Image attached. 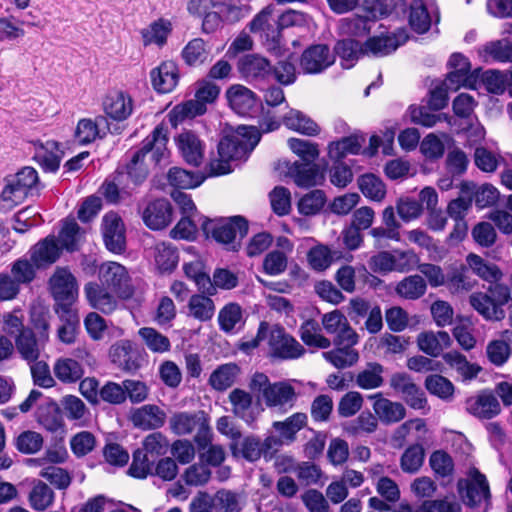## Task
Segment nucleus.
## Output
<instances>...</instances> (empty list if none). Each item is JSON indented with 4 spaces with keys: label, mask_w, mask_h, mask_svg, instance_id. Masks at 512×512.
Wrapping results in <instances>:
<instances>
[{
    "label": "nucleus",
    "mask_w": 512,
    "mask_h": 512,
    "mask_svg": "<svg viewBox=\"0 0 512 512\" xmlns=\"http://www.w3.org/2000/svg\"><path fill=\"white\" fill-rule=\"evenodd\" d=\"M275 7L270 4L257 13L249 22L251 33L259 34L264 47L275 55H280L286 43L282 31L298 25L303 20V14L288 10L278 17L274 16Z\"/></svg>",
    "instance_id": "1"
},
{
    "label": "nucleus",
    "mask_w": 512,
    "mask_h": 512,
    "mask_svg": "<svg viewBox=\"0 0 512 512\" xmlns=\"http://www.w3.org/2000/svg\"><path fill=\"white\" fill-rule=\"evenodd\" d=\"M261 140V133L255 126L240 125L236 130H224L218 143L220 157L216 166L212 162L211 174L224 175L231 172L229 162L246 158Z\"/></svg>",
    "instance_id": "2"
},
{
    "label": "nucleus",
    "mask_w": 512,
    "mask_h": 512,
    "mask_svg": "<svg viewBox=\"0 0 512 512\" xmlns=\"http://www.w3.org/2000/svg\"><path fill=\"white\" fill-rule=\"evenodd\" d=\"M461 454L456 453V460L444 450H436L429 457V465L436 476L441 478L458 477L457 480L484 481L486 476L474 465L471 455L472 446L458 436Z\"/></svg>",
    "instance_id": "3"
},
{
    "label": "nucleus",
    "mask_w": 512,
    "mask_h": 512,
    "mask_svg": "<svg viewBox=\"0 0 512 512\" xmlns=\"http://www.w3.org/2000/svg\"><path fill=\"white\" fill-rule=\"evenodd\" d=\"M199 221H202L201 230L205 237L225 245L228 251L237 252L249 231V222L241 215L214 219L200 216Z\"/></svg>",
    "instance_id": "4"
},
{
    "label": "nucleus",
    "mask_w": 512,
    "mask_h": 512,
    "mask_svg": "<svg viewBox=\"0 0 512 512\" xmlns=\"http://www.w3.org/2000/svg\"><path fill=\"white\" fill-rule=\"evenodd\" d=\"M469 303L487 321H502L506 317L504 307L512 306L510 288L502 283H491L484 292H474Z\"/></svg>",
    "instance_id": "5"
},
{
    "label": "nucleus",
    "mask_w": 512,
    "mask_h": 512,
    "mask_svg": "<svg viewBox=\"0 0 512 512\" xmlns=\"http://www.w3.org/2000/svg\"><path fill=\"white\" fill-rule=\"evenodd\" d=\"M51 295L55 301L54 310L58 316L75 321L73 304L78 295L75 276L67 267H58L49 280Z\"/></svg>",
    "instance_id": "6"
},
{
    "label": "nucleus",
    "mask_w": 512,
    "mask_h": 512,
    "mask_svg": "<svg viewBox=\"0 0 512 512\" xmlns=\"http://www.w3.org/2000/svg\"><path fill=\"white\" fill-rule=\"evenodd\" d=\"M170 429L175 435H188L196 431L194 442L198 450L205 449L212 441L209 417L203 410L196 412H177L169 420Z\"/></svg>",
    "instance_id": "7"
},
{
    "label": "nucleus",
    "mask_w": 512,
    "mask_h": 512,
    "mask_svg": "<svg viewBox=\"0 0 512 512\" xmlns=\"http://www.w3.org/2000/svg\"><path fill=\"white\" fill-rule=\"evenodd\" d=\"M418 258L412 251H380L368 260L369 269L377 274L386 275L392 271L408 272L413 269Z\"/></svg>",
    "instance_id": "8"
},
{
    "label": "nucleus",
    "mask_w": 512,
    "mask_h": 512,
    "mask_svg": "<svg viewBox=\"0 0 512 512\" xmlns=\"http://www.w3.org/2000/svg\"><path fill=\"white\" fill-rule=\"evenodd\" d=\"M163 126L157 125L154 130L142 141V147L134 151L129 161L124 165L125 172L135 185L142 184L148 176V168L144 163L146 155L153 149L155 142L163 135Z\"/></svg>",
    "instance_id": "9"
},
{
    "label": "nucleus",
    "mask_w": 512,
    "mask_h": 512,
    "mask_svg": "<svg viewBox=\"0 0 512 512\" xmlns=\"http://www.w3.org/2000/svg\"><path fill=\"white\" fill-rule=\"evenodd\" d=\"M307 415L302 412L294 413L284 421H274L272 428L278 435H268L265 437V446L267 449H275L276 452L283 445H290L296 440L297 433L306 426Z\"/></svg>",
    "instance_id": "10"
},
{
    "label": "nucleus",
    "mask_w": 512,
    "mask_h": 512,
    "mask_svg": "<svg viewBox=\"0 0 512 512\" xmlns=\"http://www.w3.org/2000/svg\"><path fill=\"white\" fill-rule=\"evenodd\" d=\"M240 77L260 89L271 80L270 61L259 54H245L236 63Z\"/></svg>",
    "instance_id": "11"
},
{
    "label": "nucleus",
    "mask_w": 512,
    "mask_h": 512,
    "mask_svg": "<svg viewBox=\"0 0 512 512\" xmlns=\"http://www.w3.org/2000/svg\"><path fill=\"white\" fill-rule=\"evenodd\" d=\"M287 174L295 184L301 188H310L323 185L326 179L327 160L324 158L320 163L314 162H285Z\"/></svg>",
    "instance_id": "12"
},
{
    "label": "nucleus",
    "mask_w": 512,
    "mask_h": 512,
    "mask_svg": "<svg viewBox=\"0 0 512 512\" xmlns=\"http://www.w3.org/2000/svg\"><path fill=\"white\" fill-rule=\"evenodd\" d=\"M199 451V461L188 467L180 480H210L211 467H219L225 460V451L220 445L209 444Z\"/></svg>",
    "instance_id": "13"
},
{
    "label": "nucleus",
    "mask_w": 512,
    "mask_h": 512,
    "mask_svg": "<svg viewBox=\"0 0 512 512\" xmlns=\"http://www.w3.org/2000/svg\"><path fill=\"white\" fill-rule=\"evenodd\" d=\"M6 185L0 198L15 204L27 197L29 191L39 183L37 171L30 166L23 167L15 175L5 178Z\"/></svg>",
    "instance_id": "14"
},
{
    "label": "nucleus",
    "mask_w": 512,
    "mask_h": 512,
    "mask_svg": "<svg viewBox=\"0 0 512 512\" xmlns=\"http://www.w3.org/2000/svg\"><path fill=\"white\" fill-rule=\"evenodd\" d=\"M145 355L144 349L130 340L115 343L109 351L112 363L129 373H135L141 368Z\"/></svg>",
    "instance_id": "15"
},
{
    "label": "nucleus",
    "mask_w": 512,
    "mask_h": 512,
    "mask_svg": "<svg viewBox=\"0 0 512 512\" xmlns=\"http://www.w3.org/2000/svg\"><path fill=\"white\" fill-rule=\"evenodd\" d=\"M268 345L271 356L280 360L298 359L306 352L305 348L281 325L270 329Z\"/></svg>",
    "instance_id": "16"
},
{
    "label": "nucleus",
    "mask_w": 512,
    "mask_h": 512,
    "mask_svg": "<svg viewBox=\"0 0 512 512\" xmlns=\"http://www.w3.org/2000/svg\"><path fill=\"white\" fill-rule=\"evenodd\" d=\"M335 63V54L327 44H311L306 47L299 59V66L304 74L323 73Z\"/></svg>",
    "instance_id": "17"
},
{
    "label": "nucleus",
    "mask_w": 512,
    "mask_h": 512,
    "mask_svg": "<svg viewBox=\"0 0 512 512\" xmlns=\"http://www.w3.org/2000/svg\"><path fill=\"white\" fill-rule=\"evenodd\" d=\"M101 231L106 249L114 254L126 250L125 226L121 217L115 212H108L102 218Z\"/></svg>",
    "instance_id": "18"
},
{
    "label": "nucleus",
    "mask_w": 512,
    "mask_h": 512,
    "mask_svg": "<svg viewBox=\"0 0 512 512\" xmlns=\"http://www.w3.org/2000/svg\"><path fill=\"white\" fill-rule=\"evenodd\" d=\"M409 39L405 28H398L395 32L369 37L364 44L365 55L384 57L392 54Z\"/></svg>",
    "instance_id": "19"
},
{
    "label": "nucleus",
    "mask_w": 512,
    "mask_h": 512,
    "mask_svg": "<svg viewBox=\"0 0 512 512\" xmlns=\"http://www.w3.org/2000/svg\"><path fill=\"white\" fill-rule=\"evenodd\" d=\"M230 450L234 457L241 456L249 462H255L261 457L266 462L271 461L276 454L275 449H267L265 439L262 441L258 436L250 435L241 441L236 440L230 443Z\"/></svg>",
    "instance_id": "20"
},
{
    "label": "nucleus",
    "mask_w": 512,
    "mask_h": 512,
    "mask_svg": "<svg viewBox=\"0 0 512 512\" xmlns=\"http://www.w3.org/2000/svg\"><path fill=\"white\" fill-rule=\"evenodd\" d=\"M144 224L153 231L163 230L173 220V207L166 198H158L149 202L141 214Z\"/></svg>",
    "instance_id": "21"
},
{
    "label": "nucleus",
    "mask_w": 512,
    "mask_h": 512,
    "mask_svg": "<svg viewBox=\"0 0 512 512\" xmlns=\"http://www.w3.org/2000/svg\"><path fill=\"white\" fill-rule=\"evenodd\" d=\"M227 100L231 108L240 115L252 116L262 107L261 99L257 95L241 84H234L226 91Z\"/></svg>",
    "instance_id": "22"
},
{
    "label": "nucleus",
    "mask_w": 512,
    "mask_h": 512,
    "mask_svg": "<svg viewBox=\"0 0 512 512\" xmlns=\"http://www.w3.org/2000/svg\"><path fill=\"white\" fill-rule=\"evenodd\" d=\"M264 402L279 413L290 410L297 399L294 387L287 382H275L264 390Z\"/></svg>",
    "instance_id": "23"
},
{
    "label": "nucleus",
    "mask_w": 512,
    "mask_h": 512,
    "mask_svg": "<svg viewBox=\"0 0 512 512\" xmlns=\"http://www.w3.org/2000/svg\"><path fill=\"white\" fill-rule=\"evenodd\" d=\"M466 411L476 418L490 420L501 413V406L491 391H482L466 400Z\"/></svg>",
    "instance_id": "24"
},
{
    "label": "nucleus",
    "mask_w": 512,
    "mask_h": 512,
    "mask_svg": "<svg viewBox=\"0 0 512 512\" xmlns=\"http://www.w3.org/2000/svg\"><path fill=\"white\" fill-rule=\"evenodd\" d=\"M30 260L37 269H45L54 264L61 256L62 249L58 239L48 236L34 245L30 251Z\"/></svg>",
    "instance_id": "25"
},
{
    "label": "nucleus",
    "mask_w": 512,
    "mask_h": 512,
    "mask_svg": "<svg viewBox=\"0 0 512 512\" xmlns=\"http://www.w3.org/2000/svg\"><path fill=\"white\" fill-rule=\"evenodd\" d=\"M459 189L461 194L473 197V202L479 209L495 205L500 197L498 189L490 183L478 186L473 181H462Z\"/></svg>",
    "instance_id": "26"
},
{
    "label": "nucleus",
    "mask_w": 512,
    "mask_h": 512,
    "mask_svg": "<svg viewBox=\"0 0 512 512\" xmlns=\"http://www.w3.org/2000/svg\"><path fill=\"white\" fill-rule=\"evenodd\" d=\"M155 267L159 274L173 273L179 263V251L171 242H158L150 248Z\"/></svg>",
    "instance_id": "27"
},
{
    "label": "nucleus",
    "mask_w": 512,
    "mask_h": 512,
    "mask_svg": "<svg viewBox=\"0 0 512 512\" xmlns=\"http://www.w3.org/2000/svg\"><path fill=\"white\" fill-rule=\"evenodd\" d=\"M177 147L185 160L191 166L199 167L204 158V144L192 131H185L176 138Z\"/></svg>",
    "instance_id": "28"
},
{
    "label": "nucleus",
    "mask_w": 512,
    "mask_h": 512,
    "mask_svg": "<svg viewBox=\"0 0 512 512\" xmlns=\"http://www.w3.org/2000/svg\"><path fill=\"white\" fill-rule=\"evenodd\" d=\"M100 278L102 283L113 292L128 296L127 289L130 277L123 265L116 262L103 265L100 269Z\"/></svg>",
    "instance_id": "29"
},
{
    "label": "nucleus",
    "mask_w": 512,
    "mask_h": 512,
    "mask_svg": "<svg viewBox=\"0 0 512 512\" xmlns=\"http://www.w3.org/2000/svg\"><path fill=\"white\" fill-rule=\"evenodd\" d=\"M154 89L159 93H169L179 81L178 66L174 61H164L150 72Z\"/></svg>",
    "instance_id": "30"
},
{
    "label": "nucleus",
    "mask_w": 512,
    "mask_h": 512,
    "mask_svg": "<svg viewBox=\"0 0 512 512\" xmlns=\"http://www.w3.org/2000/svg\"><path fill=\"white\" fill-rule=\"evenodd\" d=\"M59 151V143L54 140H48L45 143L35 144V154L33 160L42 168L44 172L55 173L58 171L63 152Z\"/></svg>",
    "instance_id": "31"
},
{
    "label": "nucleus",
    "mask_w": 512,
    "mask_h": 512,
    "mask_svg": "<svg viewBox=\"0 0 512 512\" xmlns=\"http://www.w3.org/2000/svg\"><path fill=\"white\" fill-rule=\"evenodd\" d=\"M216 7H221V12H227V20L238 21L244 16L245 7H238L223 3L221 0H189L187 9L193 16L201 17Z\"/></svg>",
    "instance_id": "32"
},
{
    "label": "nucleus",
    "mask_w": 512,
    "mask_h": 512,
    "mask_svg": "<svg viewBox=\"0 0 512 512\" xmlns=\"http://www.w3.org/2000/svg\"><path fill=\"white\" fill-rule=\"evenodd\" d=\"M105 113L113 120H126L133 111V100L123 91L110 92L103 101Z\"/></svg>",
    "instance_id": "33"
},
{
    "label": "nucleus",
    "mask_w": 512,
    "mask_h": 512,
    "mask_svg": "<svg viewBox=\"0 0 512 512\" xmlns=\"http://www.w3.org/2000/svg\"><path fill=\"white\" fill-rule=\"evenodd\" d=\"M35 416L37 422L47 431L57 432L58 430H61L64 432V422L61 410L56 401L48 398L44 403H41L37 407Z\"/></svg>",
    "instance_id": "34"
},
{
    "label": "nucleus",
    "mask_w": 512,
    "mask_h": 512,
    "mask_svg": "<svg viewBox=\"0 0 512 512\" xmlns=\"http://www.w3.org/2000/svg\"><path fill=\"white\" fill-rule=\"evenodd\" d=\"M166 414L157 405L148 404L137 409L131 416L135 427L142 430L158 429L165 424Z\"/></svg>",
    "instance_id": "35"
},
{
    "label": "nucleus",
    "mask_w": 512,
    "mask_h": 512,
    "mask_svg": "<svg viewBox=\"0 0 512 512\" xmlns=\"http://www.w3.org/2000/svg\"><path fill=\"white\" fill-rule=\"evenodd\" d=\"M331 52L335 54V57L338 56L341 59V66L345 69L352 68L365 55L364 44L353 38L336 41Z\"/></svg>",
    "instance_id": "36"
},
{
    "label": "nucleus",
    "mask_w": 512,
    "mask_h": 512,
    "mask_svg": "<svg viewBox=\"0 0 512 512\" xmlns=\"http://www.w3.org/2000/svg\"><path fill=\"white\" fill-rule=\"evenodd\" d=\"M462 502L470 507H479L490 498L488 482H458Z\"/></svg>",
    "instance_id": "37"
},
{
    "label": "nucleus",
    "mask_w": 512,
    "mask_h": 512,
    "mask_svg": "<svg viewBox=\"0 0 512 512\" xmlns=\"http://www.w3.org/2000/svg\"><path fill=\"white\" fill-rule=\"evenodd\" d=\"M241 368L234 362L219 365L208 379L209 385L216 391L223 392L234 385Z\"/></svg>",
    "instance_id": "38"
},
{
    "label": "nucleus",
    "mask_w": 512,
    "mask_h": 512,
    "mask_svg": "<svg viewBox=\"0 0 512 512\" xmlns=\"http://www.w3.org/2000/svg\"><path fill=\"white\" fill-rule=\"evenodd\" d=\"M183 271L185 276L196 284L201 293L207 295H214L216 293L212 279L209 274L205 272V264L203 261L194 260L184 263Z\"/></svg>",
    "instance_id": "39"
},
{
    "label": "nucleus",
    "mask_w": 512,
    "mask_h": 512,
    "mask_svg": "<svg viewBox=\"0 0 512 512\" xmlns=\"http://www.w3.org/2000/svg\"><path fill=\"white\" fill-rule=\"evenodd\" d=\"M408 23L417 34L427 33L432 24V16L424 0H412L409 5Z\"/></svg>",
    "instance_id": "40"
},
{
    "label": "nucleus",
    "mask_w": 512,
    "mask_h": 512,
    "mask_svg": "<svg viewBox=\"0 0 512 512\" xmlns=\"http://www.w3.org/2000/svg\"><path fill=\"white\" fill-rule=\"evenodd\" d=\"M283 124L288 129L307 136H316L320 132V128L315 121L296 109H290L283 116Z\"/></svg>",
    "instance_id": "41"
},
{
    "label": "nucleus",
    "mask_w": 512,
    "mask_h": 512,
    "mask_svg": "<svg viewBox=\"0 0 512 512\" xmlns=\"http://www.w3.org/2000/svg\"><path fill=\"white\" fill-rule=\"evenodd\" d=\"M468 268L474 274L482 278L484 281L491 283H498L503 277L500 268L494 263L486 262L481 256L470 253L466 258Z\"/></svg>",
    "instance_id": "42"
},
{
    "label": "nucleus",
    "mask_w": 512,
    "mask_h": 512,
    "mask_svg": "<svg viewBox=\"0 0 512 512\" xmlns=\"http://www.w3.org/2000/svg\"><path fill=\"white\" fill-rule=\"evenodd\" d=\"M207 107L198 99L185 101L176 105L167 115L172 126L176 127L178 123L186 119H192L196 116L205 114Z\"/></svg>",
    "instance_id": "43"
},
{
    "label": "nucleus",
    "mask_w": 512,
    "mask_h": 512,
    "mask_svg": "<svg viewBox=\"0 0 512 512\" xmlns=\"http://www.w3.org/2000/svg\"><path fill=\"white\" fill-rule=\"evenodd\" d=\"M361 147L360 138L357 135L345 136L328 144V158L344 160L348 154L358 155Z\"/></svg>",
    "instance_id": "44"
},
{
    "label": "nucleus",
    "mask_w": 512,
    "mask_h": 512,
    "mask_svg": "<svg viewBox=\"0 0 512 512\" xmlns=\"http://www.w3.org/2000/svg\"><path fill=\"white\" fill-rule=\"evenodd\" d=\"M167 178L169 184L179 189H193L200 186L205 177L198 172H191L179 167L169 169Z\"/></svg>",
    "instance_id": "45"
},
{
    "label": "nucleus",
    "mask_w": 512,
    "mask_h": 512,
    "mask_svg": "<svg viewBox=\"0 0 512 512\" xmlns=\"http://www.w3.org/2000/svg\"><path fill=\"white\" fill-rule=\"evenodd\" d=\"M155 459L145 452L141 447L132 453V462L127 470L130 477L145 479L152 475Z\"/></svg>",
    "instance_id": "46"
},
{
    "label": "nucleus",
    "mask_w": 512,
    "mask_h": 512,
    "mask_svg": "<svg viewBox=\"0 0 512 512\" xmlns=\"http://www.w3.org/2000/svg\"><path fill=\"white\" fill-rule=\"evenodd\" d=\"M330 183L337 188H346L353 181V171L343 160L329 159L327 170Z\"/></svg>",
    "instance_id": "47"
},
{
    "label": "nucleus",
    "mask_w": 512,
    "mask_h": 512,
    "mask_svg": "<svg viewBox=\"0 0 512 512\" xmlns=\"http://www.w3.org/2000/svg\"><path fill=\"white\" fill-rule=\"evenodd\" d=\"M427 290L424 278L418 274L410 275L401 280L396 286V293L405 299L416 300L421 298Z\"/></svg>",
    "instance_id": "48"
},
{
    "label": "nucleus",
    "mask_w": 512,
    "mask_h": 512,
    "mask_svg": "<svg viewBox=\"0 0 512 512\" xmlns=\"http://www.w3.org/2000/svg\"><path fill=\"white\" fill-rule=\"evenodd\" d=\"M16 348L27 362H35L40 355L35 333L30 328H22L16 337Z\"/></svg>",
    "instance_id": "49"
},
{
    "label": "nucleus",
    "mask_w": 512,
    "mask_h": 512,
    "mask_svg": "<svg viewBox=\"0 0 512 512\" xmlns=\"http://www.w3.org/2000/svg\"><path fill=\"white\" fill-rule=\"evenodd\" d=\"M327 202L323 190L315 189L303 195L297 204L298 212L303 216H314L319 214Z\"/></svg>",
    "instance_id": "50"
},
{
    "label": "nucleus",
    "mask_w": 512,
    "mask_h": 512,
    "mask_svg": "<svg viewBox=\"0 0 512 512\" xmlns=\"http://www.w3.org/2000/svg\"><path fill=\"white\" fill-rule=\"evenodd\" d=\"M375 413L386 423H396L404 419L406 409L400 402H392L386 398H380L373 405Z\"/></svg>",
    "instance_id": "51"
},
{
    "label": "nucleus",
    "mask_w": 512,
    "mask_h": 512,
    "mask_svg": "<svg viewBox=\"0 0 512 512\" xmlns=\"http://www.w3.org/2000/svg\"><path fill=\"white\" fill-rule=\"evenodd\" d=\"M85 294L92 307L107 313L113 309L115 304L113 297L99 284L89 282L85 285Z\"/></svg>",
    "instance_id": "52"
},
{
    "label": "nucleus",
    "mask_w": 512,
    "mask_h": 512,
    "mask_svg": "<svg viewBox=\"0 0 512 512\" xmlns=\"http://www.w3.org/2000/svg\"><path fill=\"white\" fill-rule=\"evenodd\" d=\"M384 367L378 362H368L366 368L356 376V385L364 390L382 386Z\"/></svg>",
    "instance_id": "53"
},
{
    "label": "nucleus",
    "mask_w": 512,
    "mask_h": 512,
    "mask_svg": "<svg viewBox=\"0 0 512 512\" xmlns=\"http://www.w3.org/2000/svg\"><path fill=\"white\" fill-rule=\"evenodd\" d=\"M358 187L363 195L373 201H381L386 196V186L380 177L373 173L359 176Z\"/></svg>",
    "instance_id": "54"
},
{
    "label": "nucleus",
    "mask_w": 512,
    "mask_h": 512,
    "mask_svg": "<svg viewBox=\"0 0 512 512\" xmlns=\"http://www.w3.org/2000/svg\"><path fill=\"white\" fill-rule=\"evenodd\" d=\"M54 374L63 383H75L82 378L84 370L78 361L65 358L57 360Z\"/></svg>",
    "instance_id": "55"
},
{
    "label": "nucleus",
    "mask_w": 512,
    "mask_h": 512,
    "mask_svg": "<svg viewBox=\"0 0 512 512\" xmlns=\"http://www.w3.org/2000/svg\"><path fill=\"white\" fill-rule=\"evenodd\" d=\"M207 294H195L189 299L190 314L197 320L205 322L210 320L215 312L213 300Z\"/></svg>",
    "instance_id": "56"
},
{
    "label": "nucleus",
    "mask_w": 512,
    "mask_h": 512,
    "mask_svg": "<svg viewBox=\"0 0 512 512\" xmlns=\"http://www.w3.org/2000/svg\"><path fill=\"white\" fill-rule=\"evenodd\" d=\"M442 357L446 364L455 368L465 379L475 378L481 370L478 365L469 363L467 358L458 351L444 353Z\"/></svg>",
    "instance_id": "57"
},
{
    "label": "nucleus",
    "mask_w": 512,
    "mask_h": 512,
    "mask_svg": "<svg viewBox=\"0 0 512 512\" xmlns=\"http://www.w3.org/2000/svg\"><path fill=\"white\" fill-rule=\"evenodd\" d=\"M430 110L431 109L429 106L425 107L411 105L408 109L411 122L428 128L433 127L437 122L441 120H445L451 124L452 117L445 113L434 114Z\"/></svg>",
    "instance_id": "58"
},
{
    "label": "nucleus",
    "mask_w": 512,
    "mask_h": 512,
    "mask_svg": "<svg viewBox=\"0 0 512 512\" xmlns=\"http://www.w3.org/2000/svg\"><path fill=\"white\" fill-rule=\"evenodd\" d=\"M229 401L232 404V412L239 418L245 420L247 423L253 421L251 415L248 414V410L251 408L253 403L252 395L240 388H235L229 394Z\"/></svg>",
    "instance_id": "59"
},
{
    "label": "nucleus",
    "mask_w": 512,
    "mask_h": 512,
    "mask_svg": "<svg viewBox=\"0 0 512 512\" xmlns=\"http://www.w3.org/2000/svg\"><path fill=\"white\" fill-rule=\"evenodd\" d=\"M480 53H484V57L489 56L496 62L512 63V42L507 38L490 41L483 46Z\"/></svg>",
    "instance_id": "60"
},
{
    "label": "nucleus",
    "mask_w": 512,
    "mask_h": 512,
    "mask_svg": "<svg viewBox=\"0 0 512 512\" xmlns=\"http://www.w3.org/2000/svg\"><path fill=\"white\" fill-rule=\"evenodd\" d=\"M198 216L183 215L176 226L170 231L173 239L194 241L198 234V224L201 226Z\"/></svg>",
    "instance_id": "61"
},
{
    "label": "nucleus",
    "mask_w": 512,
    "mask_h": 512,
    "mask_svg": "<svg viewBox=\"0 0 512 512\" xmlns=\"http://www.w3.org/2000/svg\"><path fill=\"white\" fill-rule=\"evenodd\" d=\"M36 266L31 260L19 258L11 264V278L20 287L28 285L36 278Z\"/></svg>",
    "instance_id": "62"
},
{
    "label": "nucleus",
    "mask_w": 512,
    "mask_h": 512,
    "mask_svg": "<svg viewBox=\"0 0 512 512\" xmlns=\"http://www.w3.org/2000/svg\"><path fill=\"white\" fill-rule=\"evenodd\" d=\"M242 320V308L236 302L226 304L218 314V324L221 331L231 333Z\"/></svg>",
    "instance_id": "63"
},
{
    "label": "nucleus",
    "mask_w": 512,
    "mask_h": 512,
    "mask_svg": "<svg viewBox=\"0 0 512 512\" xmlns=\"http://www.w3.org/2000/svg\"><path fill=\"white\" fill-rule=\"evenodd\" d=\"M80 226L74 219L66 220L59 232L60 248L68 252L79 250Z\"/></svg>",
    "instance_id": "64"
}]
</instances>
